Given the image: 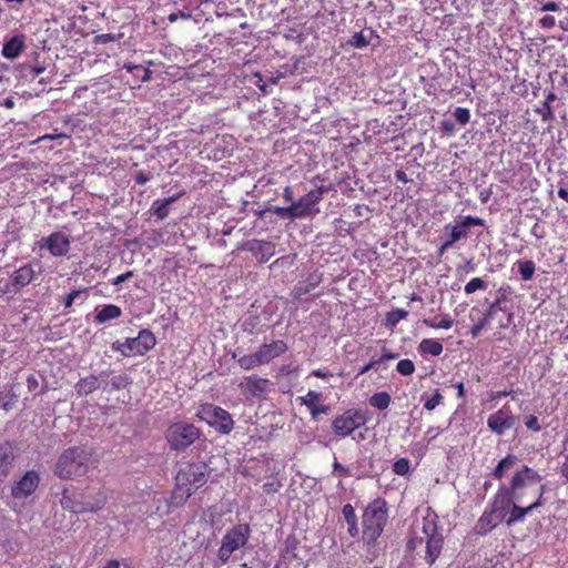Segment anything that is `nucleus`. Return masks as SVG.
<instances>
[{
  "label": "nucleus",
  "mask_w": 568,
  "mask_h": 568,
  "mask_svg": "<svg viewBox=\"0 0 568 568\" xmlns=\"http://www.w3.org/2000/svg\"><path fill=\"white\" fill-rule=\"evenodd\" d=\"M94 452L85 446H72L58 457L53 473L62 480H73L85 476L94 468Z\"/></svg>",
  "instance_id": "nucleus-1"
},
{
  "label": "nucleus",
  "mask_w": 568,
  "mask_h": 568,
  "mask_svg": "<svg viewBox=\"0 0 568 568\" xmlns=\"http://www.w3.org/2000/svg\"><path fill=\"white\" fill-rule=\"evenodd\" d=\"M425 546V561L432 566L438 559L444 547V537L438 526V516L435 513H428L423 518L422 535L410 536L406 547L408 551H416Z\"/></svg>",
  "instance_id": "nucleus-2"
},
{
  "label": "nucleus",
  "mask_w": 568,
  "mask_h": 568,
  "mask_svg": "<svg viewBox=\"0 0 568 568\" xmlns=\"http://www.w3.org/2000/svg\"><path fill=\"white\" fill-rule=\"evenodd\" d=\"M542 477L534 468L521 465L511 476L507 486H500L495 494L500 500L510 508L513 501H523L527 496L528 487L539 484Z\"/></svg>",
  "instance_id": "nucleus-3"
},
{
  "label": "nucleus",
  "mask_w": 568,
  "mask_h": 568,
  "mask_svg": "<svg viewBox=\"0 0 568 568\" xmlns=\"http://www.w3.org/2000/svg\"><path fill=\"white\" fill-rule=\"evenodd\" d=\"M388 521V506L384 498H375L363 511V540L367 546H374L382 536Z\"/></svg>",
  "instance_id": "nucleus-4"
},
{
  "label": "nucleus",
  "mask_w": 568,
  "mask_h": 568,
  "mask_svg": "<svg viewBox=\"0 0 568 568\" xmlns=\"http://www.w3.org/2000/svg\"><path fill=\"white\" fill-rule=\"evenodd\" d=\"M251 535V526L246 523H239L229 528L223 535L216 552L220 565L227 564L235 551L246 547Z\"/></svg>",
  "instance_id": "nucleus-5"
},
{
  "label": "nucleus",
  "mask_w": 568,
  "mask_h": 568,
  "mask_svg": "<svg viewBox=\"0 0 568 568\" xmlns=\"http://www.w3.org/2000/svg\"><path fill=\"white\" fill-rule=\"evenodd\" d=\"M201 436V429L194 424L176 422L165 432V439L172 450L183 452L193 445Z\"/></svg>",
  "instance_id": "nucleus-6"
},
{
  "label": "nucleus",
  "mask_w": 568,
  "mask_h": 568,
  "mask_svg": "<svg viewBox=\"0 0 568 568\" xmlns=\"http://www.w3.org/2000/svg\"><path fill=\"white\" fill-rule=\"evenodd\" d=\"M156 345V337L150 329H141L136 337H128L124 342L116 341L112 349L124 357L142 356Z\"/></svg>",
  "instance_id": "nucleus-7"
},
{
  "label": "nucleus",
  "mask_w": 568,
  "mask_h": 568,
  "mask_svg": "<svg viewBox=\"0 0 568 568\" xmlns=\"http://www.w3.org/2000/svg\"><path fill=\"white\" fill-rule=\"evenodd\" d=\"M369 420L368 412L361 408H348L332 420L335 436L345 438Z\"/></svg>",
  "instance_id": "nucleus-8"
},
{
  "label": "nucleus",
  "mask_w": 568,
  "mask_h": 568,
  "mask_svg": "<svg viewBox=\"0 0 568 568\" xmlns=\"http://www.w3.org/2000/svg\"><path fill=\"white\" fill-rule=\"evenodd\" d=\"M196 416L222 434H230L234 427L231 414L211 403L200 405Z\"/></svg>",
  "instance_id": "nucleus-9"
},
{
  "label": "nucleus",
  "mask_w": 568,
  "mask_h": 568,
  "mask_svg": "<svg viewBox=\"0 0 568 568\" xmlns=\"http://www.w3.org/2000/svg\"><path fill=\"white\" fill-rule=\"evenodd\" d=\"M500 499L495 495L475 525V532L485 536L501 523L507 516L509 508L499 504Z\"/></svg>",
  "instance_id": "nucleus-10"
},
{
  "label": "nucleus",
  "mask_w": 568,
  "mask_h": 568,
  "mask_svg": "<svg viewBox=\"0 0 568 568\" xmlns=\"http://www.w3.org/2000/svg\"><path fill=\"white\" fill-rule=\"evenodd\" d=\"M207 465L205 463H189L182 467L175 477V480L185 488H192V493L204 486L207 481Z\"/></svg>",
  "instance_id": "nucleus-11"
},
{
  "label": "nucleus",
  "mask_w": 568,
  "mask_h": 568,
  "mask_svg": "<svg viewBox=\"0 0 568 568\" xmlns=\"http://www.w3.org/2000/svg\"><path fill=\"white\" fill-rule=\"evenodd\" d=\"M326 192L325 186H320L315 190H311L307 194L293 202L297 219L314 217L320 213L317 207L322 201L324 193Z\"/></svg>",
  "instance_id": "nucleus-12"
},
{
  "label": "nucleus",
  "mask_w": 568,
  "mask_h": 568,
  "mask_svg": "<svg viewBox=\"0 0 568 568\" xmlns=\"http://www.w3.org/2000/svg\"><path fill=\"white\" fill-rule=\"evenodd\" d=\"M485 221L477 216L467 215L464 216L462 221H457L454 224L445 225V230L449 233L447 235V241L454 245L456 242L460 240H465L468 236V230L473 226H484Z\"/></svg>",
  "instance_id": "nucleus-13"
},
{
  "label": "nucleus",
  "mask_w": 568,
  "mask_h": 568,
  "mask_svg": "<svg viewBox=\"0 0 568 568\" xmlns=\"http://www.w3.org/2000/svg\"><path fill=\"white\" fill-rule=\"evenodd\" d=\"M40 475L36 470H28L11 488V496L14 499H26L38 489Z\"/></svg>",
  "instance_id": "nucleus-14"
},
{
  "label": "nucleus",
  "mask_w": 568,
  "mask_h": 568,
  "mask_svg": "<svg viewBox=\"0 0 568 568\" xmlns=\"http://www.w3.org/2000/svg\"><path fill=\"white\" fill-rule=\"evenodd\" d=\"M44 247L55 257L64 256L70 251V239L62 232H53L40 241V248Z\"/></svg>",
  "instance_id": "nucleus-15"
},
{
  "label": "nucleus",
  "mask_w": 568,
  "mask_h": 568,
  "mask_svg": "<svg viewBox=\"0 0 568 568\" xmlns=\"http://www.w3.org/2000/svg\"><path fill=\"white\" fill-rule=\"evenodd\" d=\"M272 382L268 378L251 375L244 377L239 384V388L244 393L255 398L263 397L270 392Z\"/></svg>",
  "instance_id": "nucleus-16"
},
{
  "label": "nucleus",
  "mask_w": 568,
  "mask_h": 568,
  "mask_svg": "<svg viewBox=\"0 0 568 568\" xmlns=\"http://www.w3.org/2000/svg\"><path fill=\"white\" fill-rule=\"evenodd\" d=\"M60 503L63 509L74 514L97 513L101 510L105 505V498H102L101 500L94 504L83 503L75 500L72 496H69L65 490L62 495Z\"/></svg>",
  "instance_id": "nucleus-17"
},
{
  "label": "nucleus",
  "mask_w": 568,
  "mask_h": 568,
  "mask_svg": "<svg viewBox=\"0 0 568 568\" xmlns=\"http://www.w3.org/2000/svg\"><path fill=\"white\" fill-rule=\"evenodd\" d=\"M515 422L516 417L506 407H503L488 417L487 426L493 433L504 435L506 430L515 425Z\"/></svg>",
  "instance_id": "nucleus-18"
},
{
  "label": "nucleus",
  "mask_w": 568,
  "mask_h": 568,
  "mask_svg": "<svg viewBox=\"0 0 568 568\" xmlns=\"http://www.w3.org/2000/svg\"><path fill=\"white\" fill-rule=\"evenodd\" d=\"M287 349L288 346L286 342H284L283 339H273L271 343L262 344L256 352L262 364L266 365L271 363L274 358H277L284 353H286Z\"/></svg>",
  "instance_id": "nucleus-19"
},
{
  "label": "nucleus",
  "mask_w": 568,
  "mask_h": 568,
  "mask_svg": "<svg viewBox=\"0 0 568 568\" xmlns=\"http://www.w3.org/2000/svg\"><path fill=\"white\" fill-rule=\"evenodd\" d=\"M246 250L256 256L261 263L267 262L275 254L274 244L262 240H252L247 242Z\"/></svg>",
  "instance_id": "nucleus-20"
},
{
  "label": "nucleus",
  "mask_w": 568,
  "mask_h": 568,
  "mask_svg": "<svg viewBox=\"0 0 568 568\" xmlns=\"http://www.w3.org/2000/svg\"><path fill=\"white\" fill-rule=\"evenodd\" d=\"M16 459L13 447L10 442L0 444V480L8 477Z\"/></svg>",
  "instance_id": "nucleus-21"
},
{
  "label": "nucleus",
  "mask_w": 568,
  "mask_h": 568,
  "mask_svg": "<svg viewBox=\"0 0 568 568\" xmlns=\"http://www.w3.org/2000/svg\"><path fill=\"white\" fill-rule=\"evenodd\" d=\"M24 47V36L17 34L3 44L1 53L6 59L12 60L21 54Z\"/></svg>",
  "instance_id": "nucleus-22"
},
{
  "label": "nucleus",
  "mask_w": 568,
  "mask_h": 568,
  "mask_svg": "<svg viewBox=\"0 0 568 568\" xmlns=\"http://www.w3.org/2000/svg\"><path fill=\"white\" fill-rule=\"evenodd\" d=\"M33 277L34 271L31 264H26L12 273L10 281L16 288H21L31 283Z\"/></svg>",
  "instance_id": "nucleus-23"
},
{
  "label": "nucleus",
  "mask_w": 568,
  "mask_h": 568,
  "mask_svg": "<svg viewBox=\"0 0 568 568\" xmlns=\"http://www.w3.org/2000/svg\"><path fill=\"white\" fill-rule=\"evenodd\" d=\"M122 315V310L115 304L103 305L101 310H95L94 322L104 324L112 320H118Z\"/></svg>",
  "instance_id": "nucleus-24"
},
{
  "label": "nucleus",
  "mask_w": 568,
  "mask_h": 568,
  "mask_svg": "<svg viewBox=\"0 0 568 568\" xmlns=\"http://www.w3.org/2000/svg\"><path fill=\"white\" fill-rule=\"evenodd\" d=\"M192 495V488H185L181 486L178 480H175L174 489L168 501L169 508H178L183 506Z\"/></svg>",
  "instance_id": "nucleus-25"
},
{
  "label": "nucleus",
  "mask_w": 568,
  "mask_h": 568,
  "mask_svg": "<svg viewBox=\"0 0 568 568\" xmlns=\"http://www.w3.org/2000/svg\"><path fill=\"white\" fill-rule=\"evenodd\" d=\"M183 194H184V191H182V192H180V193H178L175 195H172V196H169V197H165V199H162V200L154 201V203H153V214L159 220H164L170 214L169 206L171 204H173L174 202H176Z\"/></svg>",
  "instance_id": "nucleus-26"
},
{
  "label": "nucleus",
  "mask_w": 568,
  "mask_h": 568,
  "mask_svg": "<svg viewBox=\"0 0 568 568\" xmlns=\"http://www.w3.org/2000/svg\"><path fill=\"white\" fill-rule=\"evenodd\" d=\"M99 388V379L95 375L82 377L74 385V389L79 396H87Z\"/></svg>",
  "instance_id": "nucleus-27"
},
{
  "label": "nucleus",
  "mask_w": 568,
  "mask_h": 568,
  "mask_svg": "<svg viewBox=\"0 0 568 568\" xmlns=\"http://www.w3.org/2000/svg\"><path fill=\"white\" fill-rule=\"evenodd\" d=\"M519 501H513V505H510L509 508V517L506 519L507 526H513L516 523H520L525 519L526 515L530 514L532 510L530 509L529 505L526 507H521Z\"/></svg>",
  "instance_id": "nucleus-28"
},
{
  "label": "nucleus",
  "mask_w": 568,
  "mask_h": 568,
  "mask_svg": "<svg viewBox=\"0 0 568 568\" xmlns=\"http://www.w3.org/2000/svg\"><path fill=\"white\" fill-rule=\"evenodd\" d=\"M518 462V458L514 454H508L506 457L500 459L497 464V466L493 470L494 478L500 480L505 477V474L511 469L516 463Z\"/></svg>",
  "instance_id": "nucleus-29"
},
{
  "label": "nucleus",
  "mask_w": 568,
  "mask_h": 568,
  "mask_svg": "<svg viewBox=\"0 0 568 568\" xmlns=\"http://www.w3.org/2000/svg\"><path fill=\"white\" fill-rule=\"evenodd\" d=\"M342 514L347 523V531L351 537H356L359 532L355 509L351 504H346L342 508Z\"/></svg>",
  "instance_id": "nucleus-30"
},
{
  "label": "nucleus",
  "mask_w": 568,
  "mask_h": 568,
  "mask_svg": "<svg viewBox=\"0 0 568 568\" xmlns=\"http://www.w3.org/2000/svg\"><path fill=\"white\" fill-rule=\"evenodd\" d=\"M443 351V344L434 338H424L418 345V352L422 355L439 356Z\"/></svg>",
  "instance_id": "nucleus-31"
},
{
  "label": "nucleus",
  "mask_w": 568,
  "mask_h": 568,
  "mask_svg": "<svg viewBox=\"0 0 568 568\" xmlns=\"http://www.w3.org/2000/svg\"><path fill=\"white\" fill-rule=\"evenodd\" d=\"M123 69L130 72L139 82H148L151 79V71L143 65L133 64L131 62L124 63Z\"/></svg>",
  "instance_id": "nucleus-32"
},
{
  "label": "nucleus",
  "mask_w": 568,
  "mask_h": 568,
  "mask_svg": "<svg viewBox=\"0 0 568 568\" xmlns=\"http://www.w3.org/2000/svg\"><path fill=\"white\" fill-rule=\"evenodd\" d=\"M423 324L435 329H449L454 325V318L449 314H445L440 317L439 322L430 318H424Z\"/></svg>",
  "instance_id": "nucleus-33"
},
{
  "label": "nucleus",
  "mask_w": 568,
  "mask_h": 568,
  "mask_svg": "<svg viewBox=\"0 0 568 568\" xmlns=\"http://www.w3.org/2000/svg\"><path fill=\"white\" fill-rule=\"evenodd\" d=\"M390 402H392V398L387 392L376 393L373 396H371V398H369L371 406H373L379 410L387 409Z\"/></svg>",
  "instance_id": "nucleus-34"
},
{
  "label": "nucleus",
  "mask_w": 568,
  "mask_h": 568,
  "mask_svg": "<svg viewBox=\"0 0 568 568\" xmlns=\"http://www.w3.org/2000/svg\"><path fill=\"white\" fill-rule=\"evenodd\" d=\"M240 367L244 371H251L255 367L262 366V362L257 355V352L243 355L237 359Z\"/></svg>",
  "instance_id": "nucleus-35"
},
{
  "label": "nucleus",
  "mask_w": 568,
  "mask_h": 568,
  "mask_svg": "<svg viewBox=\"0 0 568 568\" xmlns=\"http://www.w3.org/2000/svg\"><path fill=\"white\" fill-rule=\"evenodd\" d=\"M297 400L301 405L306 406L311 413L312 409H314L316 405L322 400V394L315 390H308L305 396H300Z\"/></svg>",
  "instance_id": "nucleus-36"
},
{
  "label": "nucleus",
  "mask_w": 568,
  "mask_h": 568,
  "mask_svg": "<svg viewBox=\"0 0 568 568\" xmlns=\"http://www.w3.org/2000/svg\"><path fill=\"white\" fill-rule=\"evenodd\" d=\"M266 211L275 213L278 217H281L283 220L297 219V216H296L297 214L295 212V207H293V204H291L290 206H285V207L272 206V207L266 209Z\"/></svg>",
  "instance_id": "nucleus-37"
},
{
  "label": "nucleus",
  "mask_w": 568,
  "mask_h": 568,
  "mask_svg": "<svg viewBox=\"0 0 568 568\" xmlns=\"http://www.w3.org/2000/svg\"><path fill=\"white\" fill-rule=\"evenodd\" d=\"M535 263L530 260L518 261V272L524 281H530L535 274Z\"/></svg>",
  "instance_id": "nucleus-38"
},
{
  "label": "nucleus",
  "mask_w": 568,
  "mask_h": 568,
  "mask_svg": "<svg viewBox=\"0 0 568 568\" xmlns=\"http://www.w3.org/2000/svg\"><path fill=\"white\" fill-rule=\"evenodd\" d=\"M408 316V312L402 308H395L386 314V325L394 327L400 321Z\"/></svg>",
  "instance_id": "nucleus-39"
},
{
  "label": "nucleus",
  "mask_w": 568,
  "mask_h": 568,
  "mask_svg": "<svg viewBox=\"0 0 568 568\" xmlns=\"http://www.w3.org/2000/svg\"><path fill=\"white\" fill-rule=\"evenodd\" d=\"M508 290H509L508 286L507 287H500L498 290V293L500 295L488 306L487 311L485 312L487 314V316L494 317V315L498 311H501L500 304L506 300L505 294L507 293Z\"/></svg>",
  "instance_id": "nucleus-40"
},
{
  "label": "nucleus",
  "mask_w": 568,
  "mask_h": 568,
  "mask_svg": "<svg viewBox=\"0 0 568 568\" xmlns=\"http://www.w3.org/2000/svg\"><path fill=\"white\" fill-rule=\"evenodd\" d=\"M422 400L424 402L425 409L433 410L442 403L443 396L440 390L437 388L432 396L422 395Z\"/></svg>",
  "instance_id": "nucleus-41"
},
{
  "label": "nucleus",
  "mask_w": 568,
  "mask_h": 568,
  "mask_svg": "<svg viewBox=\"0 0 568 568\" xmlns=\"http://www.w3.org/2000/svg\"><path fill=\"white\" fill-rule=\"evenodd\" d=\"M535 113L541 118L542 122H552L555 120V112L552 105L548 103H541L540 106L534 109Z\"/></svg>",
  "instance_id": "nucleus-42"
},
{
  "label": "nucleus",
  "mask_w": 568,
  "mask_h": 568,
  "mask_svg": "<svg viewBox=\"0 0 568 568\" xmlns=\"http://www.w3.org/2000/svg\"><path fill=\"white\" fill-rule=\"evenodd\" d=\"M396 371L403 376H410L415 372V364L408 358L400 359L396 365Z\"/></svg>",
  "instance_id": "nucleus-43"
},
{
  "label": "nucleus",
  "mask_w": 568,
  "mask_h": 568,
  "mask_svg": "<svg viewBox=\"0 0 568 568\" xmlns=\"http://www.w3.org/2000/svg\"><path fill=\"white\" fill-rule=\"evenodd\" d=\"M17 402V395L13 392L0 393V408L8 412L12 409Z\"/></svg>",
  "instance_id": "nucleus-44"
},
{
  "label": "nucleus",
  "mask_w": 568,
  "mask_h": 568,
  "mask_svg": "<svg viewBox=\"0 0 568 568\" xmlns=\"http://www.w3.org/2000/svg\"><path fill=\"white\" fill-rule=\"evenodd\" d=\"M132 383L130 376L126 374H119L112 377L111 386L115 390L124 389Z\"/></svg>",
  "instance_id": "nucleus-45"
},
{
  "label": "nucleus",
  "mask_w": 568,
  "mask_h": 568,
  "mask_svg": "<svg viewBox=\"0 0 568 568\" xmlns=\"http://www.w3.org/2000/svg\"><path fill=\"white\" fill-rule=\"evenodd\" d=\"M320 282H321L320 278H314L313 276H311V277L307 278L306 282L300 283L295 287V290H296L298 295L307 294L308 292L314 290L320 284Z\"/></svg>",
  "instance_id": "nucleus-46"
},
{
  "label": "nucleus",
  "mask_w": 568,
  "mask_h": 568,
  "mask_svg": "<svg viewBox=\"0 0 568 568\" xmlns=\"http://www.w3.org/2000/svg\"><path fill=\"white\" fill-rule=\"evenodd\" d=\"M347 44L352 48L362 49L369 44V40L363 34V32H355Z\"/></svg>",
  "instance_id": "nucleus-47"
},
{
  "label": "nucleus",
  "mask_w": 568,
  "mask_h": 568,
  "mask_svg": "<svg viewBox=\"0 0 568 568\" xmlns=\"http://www.w3.org/2000/svg\"><path fill=\"white\" fill-rule=\"evenodd\" d=\"M493 317L487 316L486 313L478 320L476 324H474L470 328V335L473 338H476L480 335L481 331L488 325L489 321Z\"/></svg>",
  "instance_id": "nucleus-48"
},
{
  "label": "nucleus",
  "mask_w": 568,
  "mask_h": 568,
  "mask_svg": "<svg viewBox=\"0 0 568 568\" xmlns=\"http://www.w3.org/2000/svg\"><path fill=\"white\" fill-rule=\"evenodd\" d=\"M486 283L480 277L471 278L464 287L466 294H473L478 290H485Z\"/></svg>",
  "instance_id": "nucleus-49"
},
{
  "label": "nucleus",
  "mask_w": 568,
  "mask_h": 568,
  "mask_svg": "<svg viewBox=\"0 0 568 568\" xmlns=\"http://www.w3.org/2000/svg\"><path fill=\"white\" fill-rule=\"evenodd\" d=\"M393 471L398 476H404L409 471V460L407 458H399L393 464Z\"/></svg>",
  "instance_id": "nucleus-50"
},
{
  "label": "nucleus",
  "mask_w": 568,
  "mask_h": 568,
  "mask_svg": "<svg viewBox=\"0 0 568 568\" xmlns=\"http://www.w3.org/2000/svg\"><path fill=\"white\" fill-rule=\"evenodd\" d=\"M453 114L456 121L463 125L467 124L470 120V112L466 108L458 106Z\"/></svg>",
  "instance_id": "nucleus-51"
},
{
  "label": "nucleus",
  "mask_w": 568,
  "mask_h": 568,
  "mask_svg": "<svg viewBox=\"0 0 568 568\" xmlns=\"http://www.w3.org/2000/svg\"><path fill=\"white\" fill-rule=\"evenodd\" d=\"M88 291L87 287H83V288H79V290H73L72 292H70L65 298H64V302H63V306L64 308H70L74 301L82 294V293H85Z\"/></svg>",
  "instance_id": "nucleus-52"
},
{
  "label": "nucleus",
  "mask_w": 568,
  "mask_h": 568,
  "mask_svg": "<svg viewBox=\"0 0 568 568\" xmlns=\"http://www.w3.org/2000/svg\"><path fill=\"white\" fill-rule=\"evenodd\" d=\"M525 426L532 432L541 430V426L539 424L538 417L535 415H529L528 417H526Z\"/></svg>",
  "instance_id": "nucleus-53"
},
{
  "label": "nucleus",
  "mask_w": 568,
  "mask_h": 568,
  "mask_svg": "<svg viewBox=\"0 0 568 568\" xmlns=\"http://www.w3.org/2000/svg\"><path fill=\"white\" fill-rule=\"evenodd\" d=\"M281 487H282V483L278 480H274L271 483H265L263 485V490L266 494H274V493H277L281 489Z\"/></svg>",
  "instance_id": "nucleus-54"
},
{
  "label": "nucleus",
  "mask_w": 568,
  "mask_h": 568,
  "mask_svg": "<svg viewBox=\"0 0 568 568\" xmlns=\"http://www.w3.org/2000/svg\"><path fill=\"white\" fill-rule=\"evenodd\" d=\"M556 24V19L552 16H545L539 20V26L544 29H551Z\"/></svg>",
  "instance_id": "nucleus-55"
},
{
  "label": "nucleus",
  "mask_w": 568,
  "mask_h": 568,
  "mask_svg": "<svg viewBox=\"0 0 568 568\" xmlns=\"http://www.w3.org/2000/svg\"><path fill=\"white\" fill-rule=\"evenodd\" d=\"M329 410V406L327 405H321L320 403L316 405L314 409L310 413L313 418H316L317 416L322 414H327Z\"/></svg>",
  "instance_id": "nucleus-56"
},
{
  "label": "nucleus",
  "mask_w": 568,
  "mask_h": 568,
  "mask_svg": "<svg viewBox=\"0 0 568 568\" xmlns=\"http://www.w3.org/2000/svg\"><path fill=\"white\" fill-rule=\"evenodd\" d=\"M381 359H372L369 361L367 364L363 365L361 368H359V372H358V376L361 375H364L366 373H368L372 368H374L377 364H379Z\"/></svg>",
  "instance_id": "nucleus-57"
},
{
  "label": "nucleus",
  "mask_w": 568,
  "mask_h": 568,
  "mask_svg": "<svg viewBox=\"0 0 568 568\" xmlns=\"http://www.w3.org/2000/svg\"><path fill=\"white\" fill-rule=\"evenodd\" d=\"M333 467H334V471H336L339 477L349 476V469L347 467L343 466L342 464H339L338 462H334Z\"/></svg>",
  "instance_id": "nucleus-58"
},
{
  "label": "nucleus",
  "mask_w": 568,
  "mask_h": 568,
  "mask_svg": "<svg viewBox=\"0 0 568 568\" xmlns=\"http://www.w3.org/2000/svg\"><path fill=\"white\" fill-rule=\"evenodd\" d=\"M132 276H133V272L132 271H128L125 273L120 274L115 278H113L112 284L113 285H119V284L125 282L126 280H129Z\"/></svg>",
  "instance_id": "nucleus-59"
},
{
  "label": "nucleus",
  "mask_w": 568,
  "mask_h": 568,
  "mask_svg": "<svg viewBox=\"0 0 568 568\" xmlns=\"http://www.w3.org/2000/svg\"><path fill=\"white\" fill-rule=\"evenodd\" d=\"M539 10L542 12H546V11L555 12V11L559 10V4L555 1H549V2L544 3Z\"/></svg>",
  "instance_id": "nucleus-60"
},
{
  "label": "nucleus",
  "mask_w": 568,
  "mask_h": 568,
  "mask_svg": "<svg viewBox=\"0 0 568 568\" xmlns=\"http://www.w3.org/2000/svg\"><path fill=\"white\" fill-rule=\"evenodd\" d=\"M398 357V354L397 353H393L390 352L388 348L386 347H383L382 348V356H381V362L382 361H390V359H395Z\"/></svg>",
  "instance_id": "nucleus-61"
},
{
  "label": "nucleus",
  "mask_w": 568,
  "mask_h": 568,
  "mask_svg": "<svg viewBox=\"0 0 568 568\" xmlns=\"http://www.w3.org/2000/svg\"><path fill=\"white\" fill-rule=\"evenodd\" d=\"M546 500L544 498V495L537 494L536 500L531 504H529L530 509L534 511L545 505Z\"/></svg>",
  "instance_id": "nucleus-62"
},
{
  "label": "nucleus",
  "mask_w": 568,
  "mask_h": 568,
  "mask_svg": "<svg viewBox=\"0 0 568 568\" xmlns=\"http://www.w3.org/2000/svg\"><path fill=\"white\" fill-rule=\"evenodd\" d=\"M311 376H315L317 378L326 379V378L331 377L332 374L328 371H326V369L317 368V369H314V371L311 372Z\"/></svg>",
  "instance_id": "nucleus-63"
},
{
  "label": "nucleus",
  "mask_w": 568,
  "mask_h": 568,
  "mask_svg": "<svg viewBox=\"0 0 568 568\" xmlns=\"http://www.w3.org/2000/svg\"><path fill=\"white\" fill-rule=\"evenodd\" d=\"M395 179L396 181L403 183V184H406L408 182H410L412 180L407 176V174L405 173V171L403 170H396L395 172Z\"/></svg>",
  "instance_id": "nucleus-64"
}]
</instances>
